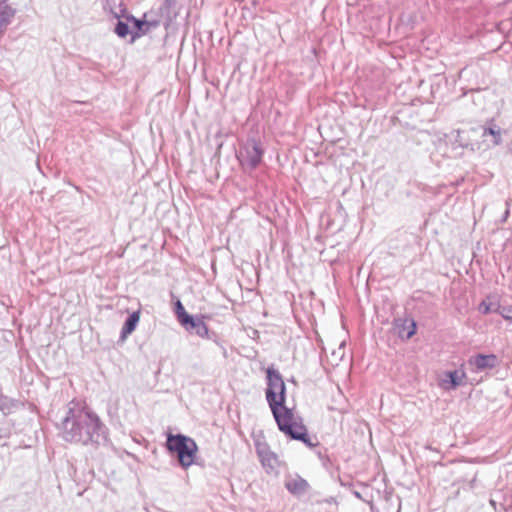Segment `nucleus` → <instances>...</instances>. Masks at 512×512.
<instances>
[{"mask_svg": "<svg viewBox=\"0 0 512 512\" xmlns=\"http://www.w3.org/2000/svg\"><path fill=\"white\" fill-rule=\"evenodd\" d=\"M66 442L98 449L110 444L109 429L100 417L84 407H71L58 425Z\"/></svg>", "mask_w": 512, "mask_h": 512, "instance_id": "1", "label": "nucleus"}, {"mask_svg": "<svg viewBox=\"0 0 512 512\" xmlns=\"http://www.w3.org/2000/svg\"><path fill=\"white\" fill-rule=\"evenodd\" d=\"M265 396L280 431L288 436V407L286 406V385L282 375L273 366L266 369Z\"/></svg>", "mask_w": 512, "mask_h": 512, "instance_id": "2", "label": "nucleus"}, {"mask_svg": "<svg viewBox=\"0 0 512 512\" xmlns=\"http://www.w3.org/2000/svg\"><path fill=\"white\" fill-rule=\"evenodd\" d=\"M165 447L170 454L176 455L179 465L183 469H188L194 464L198 446L191 437L181 433H168Z\"/></svg>", "mask_w": 512, "mask_h": 512, "instance_id": "3", "label": "nucleus"}, {"mask_svg": "<svg viewBox=\"0 0 512 512\" xmlns=\"http://www.w3.org/2000/svg\"><path fill=\"white\" fill-rule=\"evenodd\" d=\"M265 150L260 138L250 136L240 144L236 157L243 170H255L262 163Z\"/></svg>", "mask_w": 512, "mask_h": 512, "instance_id": "4", "label": "nucleus"}, {"mask_svg": "<svg viewBox=\"0 0 512 512\" xmlns=\"http://www.w3.org/2000/svg\"><path fill=\"white\" fill-rule=\"evenodd\" d=\"M255 450L259 460L268 474H277L280 462L276 453L271 451L264 437L254 440Z\"/></svg>", "mask_w": 512, "mask_h": 512, "instance_id": "5", "label": "nucleus"}, {"mask_svg": "<svg viewBox=\"0 0 512 512\" xmlns=\"http://www.w3.org/2000/svg\"><path fill=\"white\" fill-rule=\"evenodd\" d=\"M290 439L301 441L308 448H314L319 443L315 436L311 437L302 418L294 415L290 409Z\"/></svg>", "mask_w": 512, "mask_h": 512, "instance_id": "6", "label": "nucleus"}, {"mask_svg": "<svg viewBox=\"0 0 512 512\" xmlns=\"http://www.w3.org/2000/svg\"><path fill=\"white\" fill-rule=\"evenodd\" d=\"M467 363L471 370L477 373L497 367L499 359L495 354H477L470 357Z\"/></svg>", "mask_w": 512, "mask_h": 512, "instance_id": "7", "label": "nucleus"}, {"mask_svg": "<svg viewBox=\"0 0 512 512\" xmlns=\"http://www.w3.org/2000/svg\"><path fill=\"white\" fill-rule=\"evenodd\" d=\"M180 325L188 332L195 333L201 338L208 337V326L200 317L190 315L188 319H185Z\"/></svg>", "mask_w": 512, "mask_h": 512, "instance_id": "8", "label": "nucleus"}, {"mask_svg": "<svg viewBox=\"0 0 512 512\" xmlns=\"http://www.w3.org/2000/svg\"><path fill=\"white\" fill-rule=\"evenodd\" d=\"M465 372L459 370L447 371L439 378L438 384L444 390L455 389L462 384Z\"/></svg>", "mask_w": 512, "mask_h": 512, "instance_id": "9", "label": "nucleus"}, {"mask_svg": "<svg viewBox=\"0 0 512 512\" xmlns=\"http://www.w3.org/2000/svg\"><path fill=\"white\" fill-rule=\"evenodd\" d=\"M290 494L298 498H305L311 496V486L309 483L300 476H297L290 482Z\"/></svg>", "mask_w": 512, "mask_h": 512, "instance_id": "10", "label": "nucleus"}, {"mask_svg": "<svg viewBox=\"0 0 512 512\" xmlns=\"http://www.w3.org/2000/svg\"><path fill=\"white\" fill-rule=\"evenodd\" d=\"M16 14V9L13 8L8 0L0 2V36L4 33L7 26L12 22Z\"/></svg>", "mask_w": 512, "mask_h": 512, "instance_id": "11", "label": "nucleus"}, {"mask_svg": "<svg viewBox=\"0 0 512 512\" xmlns=\"http://www.w3.org/2000/svg\"><path fill=\"white\" fill-rule=\"evenodd\" d=\"M140 320V310L133 311L128 315V317L125 319L124 324L121 328L120 332V338L126 339L127 336L132 334Z\"/></svg>", "mask_w": 512, "mask_h": 512, "instance_id": "12", "label": "nucleus"}, {"mask_svg": "<svg viewBox=\"0 0 512 512\" xmlns=\"http://www.w3.org/2000/svg\"><path fill=\"white\" fill-rule=\"evenodd\" d=\"M126 19L128 22H131L133 24L134 28V30L131 31V42H134L136 38L145 34L146 30H144L143 27L150 25L147 21L138 19L133 15H128Z\"/></svg>", "mask_w": 512, "mask_h": 512, "instance_id": "13", "label": "nucleus"}, {"mask_svg": "<svg viewBox=\"0 0 512 512\" xmlns=\"http://www.w3.org/2000/svg\"><path fill=\"white\" fill-rule=\"evenodd\" d=\"M13 407H15V401L5 396L0 390V411L4 414H10Z\"/></svg>", "mask_w": 512, "mask_h": 512, "instance_id": "14", "label": "nucleus"}, {"mask_svg": "<svg viewBox=\"0 0 512 512\" xmlns=\"http://www.w3.org/2000/svg\"><path fill=\"white\" fill-rule=\"evenodd\" d=\"M115 17L119 19V15L116 14ZM114 32L120 38H125L127 35L131 34L128 22L118 20L115 25Z\"/></svg>", "mask_w": 512, "mask_h": 512, "instance_id": "15", "label": "nucleus"}, {"mask_svg": "<svg viewBox=\"0 0 512 512\" xmlns=\"http://www.w3.org/2000/svg\"><path fill=\"white\" fill-rule=\"evenodd\" d=\"M174 313L176 315L177 321L181 324L185 319H188V317L191 315L183 306L182 302L177 299V301L174 304Z\"/></svg>", "mask_w": 512, "mask_h": 512, "instance_id": "16", "label": "nucleus"}, {"mask_svg": "<svg viewBox=\"0 0 512 512\" xmlns=\"http://www.w3.org/2000/svg\"><path fill=\"white\" fill-rule=\"evenodd\" d=\"M491 135L493 136V144L494 145H500L502 142L501 138V130L497 128L496 126H491L488 128H485L483 131V137Z\"/></svg>", "mask_w": 512, "mask_h": 512, "instance_id": "17", "label": "nucleus"}, {"mask_svg": "<svg viewBox=\"0 0 512 512\" xmlns=\"http://www.w3.org/2000/svg\"><path fill=\"white\" fill-rule=\"evenodd\" d=\"M496 306L497 304H494L492 302H489L487 300H483L479 306H478V310L480 313L482 314H489L491 312H496Z\"/></svg>", "mask_w": 512, "mask_h": 512, "instance_id": "18", "label": "nucleus"}, {"mask_svg": "<svg viewBox=\"0 0 512 512\" xmlns=\"http://www.w3.org/2000/svg\"><path fill=\"white\" fill-rule=\"evenodd\" d=\"M331 354H332L334 364L337 365L338 362H340L345 355V342H342L339 345L338 349L333 350Z\"/></svg>", "mask_w": 512, "mask_h": 512, "instance_id": "19", "label": "nucleus"}, {"mask_svg": "<svg viewBox=\"0 0 512 512\" xmlns=\"http://www.w3.org/2000/svg\"><path fill=\"white\" fill-rule=\"evenodd\" d=\"M496 312L499 313L504 319L512 320V306H500L497 304Z\"/></svg>", "mask_w": 512, "mask_h": 512, "instance_id": "20", "label": "nucleus"}, {"mask_svg": "<svg viewBox=\"0 0 512 512\" xmlns=\"http://www.w3.org/2000/svg\"><path fill=\"white\" fill-rule=\"evenodd\" d=\"M317 504H328L330 506H334V509L332 511H329V512H336L337 509H338V502L336 500V498L334 497H328L326 499H323V500H317L316 501Z\"/></svg>", "mask_w": 512, "mask_h": 512, "instance_id": "21", "label": "nucleus"}, {"mask_svg": "<svg viewBox=\"0 0 512 512\" xmlns=\"http://www.w3.org/2000/svg\"><path fill=\"white\" fill-rule=\"evenodd\" d=\"M506 205H507V208H506V210H505V212H504V215H503V217H502V222H505V221L508 219L509 214H510V209H509V207H510V202H509V201H506Z\"/></svg>", "mask_w": 512, "mask_h": 512, "instance_id": "22", "label": "nucleus"}, {"mask_svg": "<svg viewBox=\"0 0 512 512\" xmlns=\"http://www.w3.org/2000/svg\"><path fill=\"white\" fill-rule=\"evenodd\" d=\"M416 325L414 322L411 323V330L407 333V338L412 337L415 334Z\"/></svg>", "mask_w": 512, "mask_h": 512, "instance_id": "23", "label": "nucleus"}, {"mask_svg": "<svg viewBox=\"0 0 512 512\" xmlns=\"http://www.w3.org/2000/svg\"><path fill=\"white\" fill-rule=\"evenodd\" d=\"M173 2H174V0H165L166 7H170Z\"/></svg>", "mask_w": 512, "mask_h": 512, "instance_id": "24", "label": "nucleus"}, {"mask_svg": "<svg viewBox=\"0 0 512 512\" xmlns=\"http://www.w3.org/2000/svg\"><path fill=\"white\" fill-rule=\"evenodd\" d=\"M284 487H285L286 489H288V480H285V481H284Z\"/></svg>", "mask_w": 512, "mask_h": 512, "instance_id": "25", "label": "nucleus"}, {"mask_svg": "<svg viewBox=\"0 0 512 512\" xmlns=\"http://www.w3.org/2000/svg\"><path fill=\"white\" fill-rule=\"evenodd\" d=\"M354 494H355V496H356L357 498H361V496H360V493H359V492H355Z\"/></svg>", "mask_w": 512, "mask_h": 512, "instance_id": "26", "label": "nucleus"}, {"mask_svg": "<svg viewBox=\"0 0 512 512\" xmlns=\"http://www.w3.org/2000/svg\"><path fill=\"white\" fill-rule=\"evenodd\" d=\"M0 2H5V0H0Z\"/></svg>", "mask_w": 512, "mask_h": 512, "instance_id": "27", "label": "nucleus"}]
</instances>
